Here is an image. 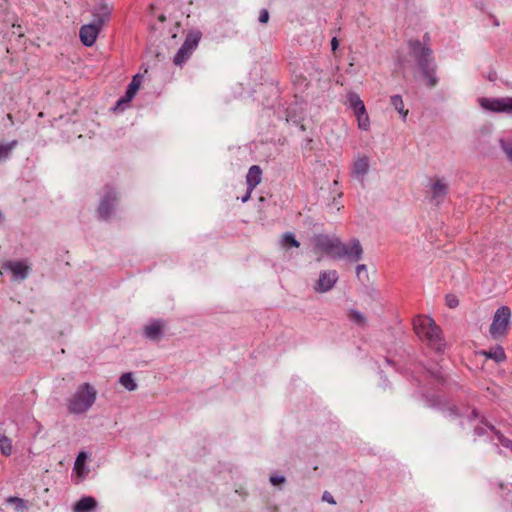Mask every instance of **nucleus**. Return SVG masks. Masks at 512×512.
I'll use <instances>...</instances> for the list:
<instances>
[{
    "label": "nucleus",
    "instance_id": "1",
    "mask_svg": "<svg viewBox=\"0 0 512 512\" xmlns=\"http://www.w3.org/2000/svg\"><path fill=\"white\" fill-rule=\"evenodd\" d=\"M410 55L416 60L419 69L426 79V84L433 88L438 83L436 67L432 58L431 49L419 40H409Z\"/></svg>",
    "mask_w": 512,
    "mask_h": 512
},
{
    "label": "nucleus",
    "instance_id": "2",
    "mask_svg": "<svg viewBox=\"0 0 512 512\" xmlns=\"http://www.w3.org/2000/svg\"><path fill=\"white\" fill-rule=\"evenodd\" d=\"M414 330L416 334L437 352H442L444 341L441 337V329L436 325L435 321L429 316H418L414 322Z\"/></svg>",
    "mask_w": 512,
    "mask_h": 512
},
{
    "label": "nucleus",
    "instance_id": "3",
    "mask_svg": "<svg viewBox=\"0 0 512 512\" xmlns=\"http://www.w3.org/2000/svg\"><path fill=\"white\" fill-rule=\"evenodd\" d=\"M97 398L96 389L89 383H83L70 398L68 411L72 414H83L95 403Z\"/></svg>",
    "mask_w": 512,
    "mask_h": 512
},
{
    "label": "nucleus",
    "instance_id": "4",
    "mask_svg": "<svg viewBox=\"0 0 512 512\" xmlns=\"http://www.w3.org/2000/svg\"><path fill=\"white\" fill-rule=\"evenodd\" d=\"M512 312L508 306H500L494 313L489 334L494 340L504 339L511 328Z\"/></svg>",
    "mask_w": 512,
    "mask_h": 512
},
{
    "label": "nucleus",
    "instance_id": "5",
    "mask_svg": "<svg viewBox=\"0 0 512 512\" xmlns=\"http://www.w3.org/2000/svg\"><path fill=\"white\" fill-rule=\"evenodd\" d=\"M363 248L360 241L356 238L351 239L348 243L339 240L334 258L347 259L350 262H357L362 259Z\"/></svg>",
    "mask_w": 512,
    "mask_h": 512
},
{
    "label": "nucleus",
    "instance_id": "6",
    "mask_svg": "<svg viewBox=\"0 0 512 512\" xmlns=\"http://www.w3.org/2000/svg\"><path fill=\"white\" fill-rule=\"evenodd\" d=\"M479 106L491 113H504L512 116V97L478 99Z\"/></svg>",
    "mask_w": 512,
    "mask_h": 512
},
{
    "label": "nucleus",
    "instance_id": "7",
    "mask_svg": "<svg viewBox=\"0 0 512 512\" xmlns=\"http://www.w3.org/2000/svg\"><path fill=\"white\" fill-rule=\"evenodd\" d=\"M116 202L117 195L114 189L108 185L105 186L104 195L98 207V217L107 220L111 216Z\"/></svg>",
    "mask_w": 512,
    "mask_h": 512
},
{
    "label": "nucleus",
    "instance_id": "8",
    "mask_svg": "<svg viewBox=\"0 0 512 512\" xmlns=\"http://www.w3.org/2000/svg\"><path fill=\"white\" fill-rule=\"evenodd\" d=\"M112 10V4L100 0L92 9V22L103 28L104 25L109 22Z\"/></svg>",
    "mask_w": 512,
    "mask_h": 512
},
{
    "label": "nucleus",
    "instance_id": "9",
    "mask_svg": "<svg viewBox=\"0 0 512 512\" xmlns=\"http://www.w3.org/2000/svg\"><path fill=\"white\" fill-rule=\"evenodd\" d=\"M338 278L339 277L336 270L321 271L315 286V290L320 293L330 291L335 286Z\"/></svg>",
    "mask_w": 512,
    "mask_h": 512
},
{
    "label": "nucleus",
    "instance_id": "10",
    "mask_svg": "<svg viewBox=\"0 0 512 512\" xmlns=\"http://www.w3.org/2000/svg\"><path fill=\"white\" fill-rule=\"evenodd\" d=\"M430 190L431 200L436 205H439L443 203V201L445 200L448 194L449 186L448 183L443 178L436 177L433 179L430 185Z\"/></svg>",
    "mask_w": 512,
    "mask_h": 512
},
{
    "label": "nucleus",
    "instance_id": "11",
    "mask_svg": "<svg viewBox=\"0 0 512 512\" xmlns=\"http://www.w3.org/2000/svg\"><path fill=\"white\" fill-rule=\"evenodd\" d=\"M102 27L91 22L80 28L79 36L84 46L91 47L95 44Z\"/></svg>",
    "mask_w": 512,
    "mask_h": 512
},
{
    "label": "nucleus",
    "instance_id": "12",
    "mask_svg": "<svg viewBox=\"0 0 512 512\" xmlns=\"http://www.w3.org/2000/svg\"><path fill=\"white\" fill-rule=\"evenodd\" d=\"M339 240L340 239L337 237H329L328 235L323 234L316 235L313 238L316 249L332 256H334Z\"/></svg>",
    "mask_w": 512,
    "mask_h": 512
},
{
    "label": "nucleus",
    "instance_id": "13",
    "mask_svg": "<svg viewBox=\"0 0 512 512\" xmlns=\"http://www.w3.org/2000/svg\"><path fill=\"white\" fill-rule=\"evenodd\" d=\"M3 269L12 273V279L22 281L28 277L29 266L23 261H8L3 264Z\"/></svg>",
    "mask_w": 512,
    "mask_h": 512
},
{
    "label": "nucleus",
    "instance_id": "14",
    "mask_svg": "<svg viewBox=\"0 0 512 512\" xmlns=\"http://www.w3.org/2000/svg\"><path fill=\"white\" fill-rule=\"evenodd\" d=\"M165 324L162 320H153L144 328V336L151 341H159L163 336Z\"/></svg>",
    "mask_w": 512,
    "mask_h": 512
},
{
    "label": "nucleus",
    "instance_id": "15",
    "mask_svg": "<svg viewBox=\"0 0 512 512\" xmlns=\"http://www.w3.org/2000/svg\"><path fill=\"white\" fill-rule=\"evenodd\" d=\"M140 85H141V75L137 74L132 78L131 82L129 83L126 93H125V96L121 97L117 101L116 108L124 103H126V104L129 103L134 98Z\"/></svg>",
    "mask_w": 512,
    "mask_h": 512
},
{
    "label": "nucleus",
    "instance_id": "16",
    "mask_svg": "<svg viewBox=\"0 0 512 512\" xmlns=\"http://www.w3.org/2000/svg\"><path fill=\"white\" fill-rule=\"evenodd\" d=\"M369 170V163H368V157L362 156L358 157L354 163H353V175L363 182L365 175L368 173Z\"/></svg>",
    "mask_w": 512,
    "mask_h": 512
},
{
    "label": "nucleus",
    "instance_id": "17",
    "mask_svg": "<svg viewBox=\"0 0 512 512\" xmlns=\"http://www.w3.org/2000/svg\"><path fill=\"white\" fill-rule=\"evenodd\" d=\"M262 170L258 165H253L249 168L246 175V183L249 190H254L261 182Z\"/></svg>",
    "mask_w": 512,
    "mask_h": 512
},
{
    "label": "nucleus",
    "instance_id": "18",
    "mask_svg": "<svg viewBox=\"0 0 512 512\" xmlns=\"http://www.w3.org/2000/svg\"><path fill=\"white\" fill-rule=\"evenodd\" d=\"M97 506V501L91 496L82 497L74 505L75 512H92Z\"/></svg>",
    "mask_w": 512,
    "mask_h": 512
},
{
    "label": "nucleus",
    "instance_id": "19",
    "mask_svg": "<svg viewBox=\"0 0 512 512\" xmlns=\"http://www.w3.org/2000/svg\"><path fill=\"white\" fill-rule=\"evenodd\" d=\"M200 39H201V33L199 31L189 33L187 35L184 43L181 45V47L186 49L188 52H190L192 54V52L198 46Z\"/></svg>",
    "mask_w": 512,
    "mask_h": 512
},
{
    "label": "nucleus",
    "instance_id": "20",
    "mask_svg": "<svg viewBox=\"0 0 512 512\" xmlns=\"http://www.w3.org/2000/svg\"><path fill=\"white\" fill-rule=\"evenodd\" d=\"M482 353L487 358L493 359L497 363L503 362L506 359L504 349L500 345L491 347L489 351H483Z\"/></svg>",
    "mask_w": 512,
    "mask_h": 512
},
{
    "label": "nucleus",
    "instance_id": "21",
    "mask_svg": "<svg viewBox=\"0 0 512 512\" xmlns=\"http://www.w3.org/2000/svg\"><path fill=\"white\" fill-rule=\"evenodd\" d=\"M280 244L283 248H298L300 246V242L292 232H285L280 239Z\"/></svg>",
    "mask_w": 512,
    "mask_h": 512
},
{
    "label": "nucleus",
    "instance_id": "22",
    "mask_svg": "<svg viewBox=\"0 0 512 512\" xmlns=\"http://www.w3.org/2000/svg\"><path fill=\"white\" fill-rule=\"evenodd\" d=\"M390 101L395 110L402 116V119L405 120L408 115V110L404 109L402 97L400 95H393Z\"/></svg>",
    "mask_w": 512,
    "mask_h": 512
},
{
    "label": "nucleus",
    "instance_id": "23",
    "mask_svg": "<svg viewBox=\"0 0 512 512\" xmlns=\"http://www.w3.org/2000/svg\"><path fill=\"white\" fill-rule=\"evenodd\" d=\"M119 382L128 391H134L137 389V383L135 382L132 373L127 372L120 376Z\"/></svg>",
    "mask_w": 512,
    "mask_h": 512
},
{
    "label": "nucleus",
    "instance_id": "24",
    "mask_svg": "<svg viewBox=\"0 0 512 512\" xmlns=\"http://www.w3.org/2000/svg\"><path fill=\"white\" fill-rule=\"evenodd\" d=\"M348 101L350 107L354 110V113L365 110V105L360 97L356 93H350L348 95Z\"/></svg>",
    "mask_w": 512,
    "mask_h": 512
},
{
    "label": "nucleus",
    "instance_id": "25",
    "mask_svg": "<svg viewBox=\"0 0 512 512\" xmlns=\"http://www.w3.org/2000/svg\"><path fill=\"white\" fill-rule=\"evenodd\" d=\"M16 146V140L10 141L5 144H0V162L7 160Z\"/></svg>",
    "mask_w": 512,
    "mask_h": 512
},
{
    "label": "nucleus",
    "instance_id": "26",
    "mask_svg": "<svg viewBox=\"0 0 512 512\" xmlns=\"http://www.w3.org/2000/svg\"><path fill=\"white\" fill-rule=\"evenodd\" d=\"M350 321L358 326L363 327L366 324V317L356 309H350L347 314Z\"/></svg>",
    "mask_w": 512,
    "mask_h": 512
},
{
    "label": "nucleus",
    "instance_id": "27",
    "mask_svg": "<svg viewBox=\"0 0 512 512\" xmlns=\"http://www.w3.org/2000/svg\"><path fill=\"white\" fill-rule=\"evenodd\" d=\"M355 115L357 117L359 129L367 131L370 127V121L366 109L361 112L355 113Z\"/></svg>",
    "mask_w": 512,
    "mask_h": 512
},
{
    "label": "nucleus",
    "instance_id": "28",
    "mask_svg": "<svg viewBox=\"0 0 512 512\" xmlns=\"http://www.w3.org/2000/svg\"><path fill=\"white\" fill-rule=\"evenodd\" d=\"M0 451L5 456H10L12 453V442L5 436L0 434Z\"/></svg>",
    "mask_w": 512,
    "mask_h": 512
},
{
    "label": "nucleus",
    "instance_id": "29",
    "mask_svg": "<svg viewBox=\"0 0 512 512\" xmlns=\"http://www.w3.org/2000/svg\"><path fill=\"white\" fill-rule=\"evenodd\" d=\"M191 56V53L186 49L180 47L178 52L175 54L173 62L175 65L181 66Z\"/></svg>",
    "mask_w": 512,
    "mask_h": 512
},
{
    "label": "nucleus",
    "instance_id": "30",
    "mask_svg": "<svg viewBox=\"0 0 512 512\" xmlns=\"http://www.w3.org/2000/svg\"><path fill=\"white\" fill-rule=\"evenodd\" d=\"M86 458H87V455L85 452H80L76 458L74 468L79 475L82 474V471L84 469V462H85Z\"/></svg>",
    "mask_w": 512,
    "mask_h": 512
},
{
    "label": "nucleus",
    "instance_id": "31",
    "mask_svg": "<svg viewBox=\"0 0 512 512\" xmlns=\"http://www.w3.org/2000/svg\"><path fill=\"white\" fill-rule=\"evenodd\" d=\"M499 144L509 161L512 162V141H506L501 138L499 139Z\"/></svg>",
    "mask_w": 512,
    "mask_h": 512
},
{
    "label": "nucleus",
    "instance_id": "32",
    "mask_svg": "<svg viewBox=\"0 0 512 512\" xmlns=\"http://www.w3.org/2000/svg\"><path fill=\"white\" fill-rule=\"evenodd\" d=\"M7 501L10 504H14L15 505V509L17 511H23L24 509L27 508L26 502L22 498H19V497H9L7 499Z\"/></svg>",
    "mask_w": 512,
    "mask_h": 512
},
{
    "label": "nucleus",
    "instance_id": "33",
    "mask_svg": "<svg viewBox=\"0 0 512 512\" xmlns=\"http://www.w3.org/2000/svg\"><path fill=\"white\" fill-rule=\"evenodd\" d=\"M488 428L495 431L497 439L504 447L512 450V440L504 437L499 431H496L493 426H488Z\"/></svg>",
    "mask_w": 512,
    "mask_h": 512
},
{
    "label": "nucleus",
    "instance_id": "34",
    "mask_svg": "<svg viewBox=\"0 0 512 512\" xmlns=\"http://www.w3.org/2000/svg\"><path fill=\"white\" fill-rule=\"evenodd\" d=\"M356 275L359 279H368L367 266L365 264H358L356 266Z\"/></svg>",
    "mask_w": 512,
    "mask_h": 512
},
{
    "label": "nucleus",
    "instance_id": "35",
    "mask_svg": "<svg viewBox=\"0 0 512 512\" xmlns=\"http://www.w3.org/2000/svg\"><path fill=\"white\" fill-rule=\"evenodd\" d=\"M446 304L450 308H455L458 306L459 301L455 295L449 294L446 296Z\"/></svg>",
    "mask_w": 512,
    "mask_h": 512
},
{
    "label": "nucleus",
    "instance_id": "36",
    "mask_svg": "<svg viewBox=\"0 0 512 512\" xmlns=\"http://www.w3.org/2000/svg\"><path fill=\"white\" fill-rule=\"evenodd\" d=\"M269 21V12L267 9H262L259 13V22L266 24Z\"/></svg>",
    "mask_w": 512,
    "mask_h": 512
},
{
    "label": "nucleus",
    "instance_id": "37",
    "mask_svg": "<svg viewBox=\"0 0 512 512\" xmlns=\"http://www.w3.org/2000/svg\"><path fill=\"white\" fill-rule=\"evenodd\" d=\"M270 482L272 485H278L285 482V477L282 475H271Z\"/></svg>",
    "mask_w": 512,
    "mask_h": 512
},
{
    "label": "nucleus",
    "instance_id": "38",
    "mask_svg": "<svg viewBox=\"0 0 512 512\" xmlns=\"http://www.w3.org/2000/svg\"><path fill=\"white\" fill-rule=\"evenodd\" d=\"M322 500L329 503V504H332V505H335L336 504V501L334 499V497L332 496L331 493H329L328 491H325L322 495Z\"/></svg>",
    "mask_w": 512,
    "mask_h": 512
},
{
    "label": "nucleus",
    "instance_id": "39",
    "mask_svg": "<svg viewBox=\"0 0 512 512\" xmlns=\"http://www.w3.org/2000/svg\"><path fill=\"white\" fill-rule=\"evenodd\" d=\"M446 417H456L458 416V411L456 407H449L447 410L444 411Z\"/></svg>",
    "mask_w": 512,
    "mask_h": 512
},
{
    "label": "nucleus",
    "instance_id": "40",
    "mask_svg": "<svg viewBox=\"0 0 512 512\" xmlns=\"http://www.w3.org/2000/svg\"><path fill=\"white\" fill-rule=\"evenodd\" d=\"M486 432L484 427H474V434L476 437L484 435Z\"/></svg>",
    "mask_w": 512,
    "mask_h": 512
},
{
    "label": "nucleus",
    "instance_id": "41",
    "mask_svg": "<svg viewBox=\"0 0 512 512\" xmlns=\"http://www.w3.org/2000/svg\"><path fill=\"white\" fill-rule=\"evenodd\" d=\"M487 78L489 81L491 82H494L497 80V72L495 70H491L488 75H487Z\"/></svg>",
    "mask_w": 512,
    "mask_h": 512
},
{
    "label": "nucleus",
    "instance_id": "42",
    "mask_svg": "<svg viewBox=\"0 0 512 512\" xmlns=\"http://www.w3.org/2000/svg\"><path fill=\"white\" fill-rule=\"evenodd\" d=\"M339 46L338 39L336 37H333L331 40V48L333 51H335Z\"/></svg>",
    "mask_w": 512,
    "mask_h": 512
},
{
    "label": "nucleus",
    "instance_id": "43",
    "mask_svg": "<svg viewBox=\"0 0 512 512\" xmlns=\"http://www.w3.org/2000/svg\"><path fill=\"white\" fill-rule=\"evenodd\" d=\"M252 191H253V190H249V188L247 187V192H246V194L241 198V201H242L243 203H245V202H247V201H248V199H249V198H250V196H251Z\"/></svg>",
    "mask_w": 512,
    "mask_h": 512
},
{
    "label": "nucleus",
    "instance_id": "44",
    "mask_svg": "<svg viewBox=\"0 0 512 512\" xmlns=\"http://www.w3.org/2000/svg\"><path fill=\"white\" fill-rule=\"evenodd\" d=\"M478 417V414L476 412V410H473L471 412V415L467 418V421L468 422H472L473 420H475L476 418Z\"/></svg>",
    "mask_w": 512,
    "mask_h": 512
},
{
    "label": "nucleus",
    "instance_id": "45",
    "mask_svg": "<svg viewBox=\"0 0 512 512\" xmlns=\"http://www.w3.org/2000/svg\"><path fill=\"white\" fill-rule=\"evenodd\" d=\"M17 29H18V30L13 31V33H14V34H18V36H20V37H21V36H23V32H22V30H21L20 25H18V26H17Z\"/></svg>",
    "mask_w": 512,
    "mask_h": 512
},
{
    "label": "nucleus",
    "instance_id": "46",
    "mask_svg": "<svg viewBox=\"0 0 512 512\" xmlns=\"http://www.w3.org/2000/svg\"><path fill=\"white\" fill-rule=\"evenodd\" d=\"M476 7L480 10H484V5L482 3H476Z\"/></svg>",
    "mask_w": 512,
    "mask_h": 512
},
{
    "label": "nucleus",
    "instance_id": "47",
    "mask_svg": "<svg viewBox=\"0 0 512 512\" xmlns=\"http://www.w3.org/2000/svg\"><path fill=\"white\" fill-rule=\"evenodd\" d=\"M493 23H494V25H495V26H499V22H498V20H497V19H494V22H493Z\"/></svg>",
    "mask_w": 512,
    "mask_h": 512
},
{
    "label": "nucleus",
    "instance_id": "48",
    "mask_svg": "<svg viewBox=\"0 0 512 512\" xmlns=\"http://www.w3.org/2000/svg\"><path fill=\"white\" fill-rule=\"evenodd\" d=\"M3 221V215L2 213L0 212V223Z\"/></svg>",
    "mask_w": 512,
    "mask_h": 512
},
{
    "label": "nucleus",
    "instance_id": "49",
    "mask_svg": "<svg viewBox=\"0 0 512 512\" xmlns=\"http://www.w3.org/2000/svg\"><path fill=\"white\" fill-rule=\"evenodd\" d=\"M459 424H460L461 427H463L464 426V421L461 420Z\"/></svg>",
    "mask_w": 512,
    "mask_h": 512
}]
</instances>
